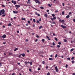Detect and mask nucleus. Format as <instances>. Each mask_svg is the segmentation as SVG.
Listing matches in <instances>:
<instances>
[{
	"instance_id": "nucleus-1",
	"label": "nucleus",
	"mask_w": 75,
	"mask_h": 75,
	"mask_svg": "<svg viewBox=\"0 0 75 75\" xmlns=\"http://www.w3.org/2000/svg\"><path fill=\"white\" fill-rule=\"evenodd\" d=\"M5 12V11H4V9H3V10H1L0 11V15L1 16V13L2 14H4V13Z\"/></svg>"
},
{
	"instance_id": "nucleus-2",
	"label": "nucleus",
	"mask_w": 75,
	"mask_h": 75,
	"mask_svg": "<svg viewBox=\"0 0 75 75\" xmlns=\"http://www.w3.org/2000/svg\"><path fill=\"white\" fill-rule=\"evenodd\" d=\"M36 3H38V4H40V2L38 0H35V1Z\"/></svg>"
},
{
	"instance_id": "nucleus-3",
	"label": "nucleus",
	"mask_w": 75,
	"mask_h": 75,
	"mask_svg": "<svg viewBox=\"0 0 75 75\" xmlns=\"http://www.w3.org/2000/svg\"><path fill=\"white\" fill-rule=\"evenodd\" d=\"M51 19L53 22L52 23V24H55V22H54V20L53 19V18H51Z\"/></svg>"
},
{
	"instance_id": "nucleus-4",
	"label": "nucleus",
	"mask_w": 75,
	"mask_h": 75,
	"mask_svg": "<svg viewBox=\"0 0 75 75\" xmlns=\"http://www.w3.org/2000/svg\"><path fill=\"white\" fill-rule=\"evenodd\" d=\"M6 37H7L6 35V34H4L2 35V38H6Z\"/></svg>"
},
{
	"instance_id": "nucleus-5",
	"label": "nucleus",
	"mask_w": 75,
	"mask_h": 75,
	"mask_svg": "<svg viewBox=\"0 0 75 75\" xmlns=\"http://www.w3.org/2000/svg\"><path fill=\"white\" fill-rule=\"evenodd\" d=\"M61 27L63 29L66 28H67V27L64 26L63 25H61Z\"/></svg>"
},
{
	"instance_id": "nucleus-6",
	"label": "nucleus",
	"mask_w": 75,
	"mask_h": 75,
	"mask_svg": "<svg viewBox=\"0 0 75 75\" xmlns=\"http://www.w3.org/2000/svg\"><path fill=\"white\" fill-rule=\"evenodd\" d=\"M15 7H17V8H19L20 7V5H16L15 6Z\"/></svg>"
},
{
	"instance_id": "nucleus-7",
	"label": "nucleus",
	"mask_w": 75,
	"mask_h": 75,
	"mask_svg": "<svg viewBox=\"0 0 75 75\" xmlns=\"http://www.w3.org/2000/svg\"><path fill=\"white\" fill-rule=\"evenodd\" d=\"M55 69L56 72H58V68H57V66H56L55 67Z\"/></svg>"
},
{
	"instance_id": "nucleus-8",
	"label": "nucleus",
	"mask_w": 75,
	"mask_h": 75,
	"mask_svg": "<svg viewBox=\"0 0 75 75\" xmlns=\"http://www.w3.org/2000/svg\"><path fill=\"white\" fill-rule=\"evenodd\" d=\"M59 21L60 22H62L63 23H64V20H61V19L59 18Z\"/></svg>"
},
{
	"instance_id": "nucleus-9",
	"label": "nucleus",
	"mask_w": 75,
	"mask_h": 75,
	"mask_svg": "<svg viewBox=\"0 0 75 75\" xmlns=\"http://www.w3.org/2000/svg\"><path fill=\"white\" fill-rule=\"evenodd\" d=\"M70 17V16H69V15H68L67 16H66V18H67L68 19Z\"/></svg>"
},
{
	"instance_id": "nucleus-10",
	"label": "nucleus",
	"mask_w": 75,
	"mask_h": 75,
	"mask_svg": "<svg viewBox=\"0 0 75 75\" xmlns=\"http://www.w3.org/2000/svg\"><path fill=\"white\" fill-rule=\"evenodd\" d=\"M13 13H14L15 14H17V13H18V11H13Z\"/></svg>"
},
{
	"instance_id": "nucleus-11",
	"label": "nucleus",
	"mask_w": 75,
	"mask_h": 75,
	"mask_svg": "<svg viewBox=\"0 0 75 75\" xmlns=\"http://www.w3.org/2000/svg\"><path fill=\"white\" fill-rule=\"evenodd\" d=\"M46 38H47V39H48V40H51V39H50V37H49L48 36H47Z\"/></svg>"
},
{
	"instance_id": "nucleus-12",
	"label": "nucleus",
	"mask_w": 75,
	"mask_h": 75,
	"mask_svg": "<svg viewBox=\"0 0 75 75\" xmlns=\"http://www.w3.org/2000/svg\"><path fill=\"white\" fill-rule=\"evenodd\" d=\"M21 55L23 57H25V54L23 53V54H21Z\"/></svg>"
},
{
	"instance_id": "nucleus-13",
	"label": "nucleus",
	"mask_w": 75,
	"mask_h": 75,
	"mask_svg": "<svg viewBox=\"0 0 75 75\" xmlns=\"http://www.w3.org/2000/svg\"><path fill=\"white\" fill-rule=\"evenodd\" d=\"M8 27H10L11 26V23H9L8 25Z\"/></svg>"
},
{
	"instance_id": "nucleus-14",
	"label": "nucleus",
	"mask_w": 75,
	"mask_h": 75,
	"mask_svg": "<svg viewBox=\"0 0 75 75\" xmlns=\"http://www.w3.org/2000/svg\"><path fill=\"white\" fill-rule=\"evenodd\" d=\"M18 50V48H16L15 49V50H14V51H16L17 50Z\"/></svg>"
},
{
	"instance_id": "nucleus-15",
	"label": "nucleus",
	"mask_w": 75,
	"mask_h": 75,
	"mask_svg": "<svg viewBox=\"0 0 75 75\" xmlns=\"http://www.w3.org/2000/svg\"><path fill=\"white\" fill-rule=\"evenodd\" d=\"M49 60L50 61H52V60H53V59L52 58H49Z\"/></svg>"
},
{
	"instance_id": "nucleus-16",
	"label": "nucleus",
	"mask_w": 75,
	"mask_h": 75,
	"mask_svg": "<svg viewBox=\"0 0 75 75\" xmlns=\"http://www.w3.org/2000/svg\"><path fill=\"white\" fill-rule=\"evenodd\" d=\"M13 53L11 52V53H10V52H9V55H13Z\"/></svg>"
},
{
	"instance_id": "nucleus-17",
	"label": "nucleus",
	"mask_w": 75,
	"mask_h": 75,
	"mask_svg": "<svg viewBox=\"0 0 75 75\" xmlns=\"http://www.w3.org/2000/svg\"><path fill=\"white\" fill-rule=\"evenodd\" d=\"M16 3H17V2H16V1H14V2H13L14 4L15 5V4H16Z\"/></svg>"
},
{
	"instance_id": "nucleus-18",
	"label": "nucleus",
	"mask_w": 75,
	"mask_h": 75,
	"mask_svg": "<svg viewBox=\"0 0 75 75\" xmlns=\"http://www.w3.org/2000/svg\"><path fill=\"white\" fill-rule=\"evenodd\" d=\"M63 40L65 42H66L67 41V40L65 39H64Z\"/></svg>"
},
{
	"instance_id": "nucleus-19",
	"label": "nucleus",
	"mask_w": 75,
	"mask_h": 75,
	"mask_svg": "<svg viewBox=\"0 0 75 75\" xmlns=\"http://www.w3.org/2000/svg\"><path fill=\"white\" fill-rule=\"evenodd\" d=\"M57 47L58 48H60V47H61V46H60L59 45H57Z\"/></svg>"
},
{
	"instance_id": "nucleus-20",
	"label": "nucleus",
	"mask_w": 75,
	"mask_h": 75,
	"mask_svg": "<svg viewBox=\"0 0 75 75\" xmlns=\"http://www.w3.org/2000/svg\"><path fill=\"white\" fill-rule=\"evenodd\" d=\"M44 16L45 17H47V14H45Z\"/></svg>"
},
{
	"instance_id": "nucleus-21",
	"label": "nucleus",
	"mask_w": 75,
	"mask_h": 75,
	"mask_svg": "<svg viewBox=\"0 0 75 75\" xmlns=\"http://www.w3.org/2000/svg\"><path fill=\"white\" fill-rule=\"evenodd\" d=\"M29 71H30V72H32V70H31V69H29Z\"/></svg>"
},
{
	"instance_id": "nucleus-22",
	"label": "nucleus",
	"mask_w": 75,
	"mask_h": 75,
	"mask_svg": "<svg viewBox=\"0 0 75 75\" xmlns=\"http://www.w3.org/2000/svg\"><path fill=\"white\" fill-rule=\"evenodd\" d=\"M40 8L41 9H42V10H43V9H44V7H43V6L40 7Z\"/></svg>"
},
{
	"instance_id": "nucleus-23",
	"label": "nucleus",
	"mask_w": 75,
	"mask_h": 75,
	"mask_svg": "<svg viewBox=\"0 0 75 75\" xmlns=\"http://www.w3.org/2000/svg\"><path fill=\"white\" fill-rule=\"evenodd\" d=\"M41 28H42V26H40L39 27V29L40 30L41 29Z\"/></svg>"
},
{
	"instance_id": "nucleus-24",
	"label": "nucleus",
	"mask_w": 75,
	"mask_h": 75,
	"mask_svg": "<svg viewBox=\"0 0 75 75\" xmlns=\"http://www.w3.org/2000/svg\"><path fill=\"white\" fill-rule=\"evenodd\" d=\"M33 21L34 23H35V19H33Z\"/></svg>"
},
{
	"instance_id": "nucleus-25",
	"label": "nucleus",
	"mask_w": 75,
	"mask_h": 75,
	"mask_svg": "<svg viewBox=\"0 0 75 75\" xmlns=\"http://www.w3.org/2000/svg\"><path fill=\"white\" fill-rule=\"evenodd\" d=\"M62 15H64V11H63L62 13Z\"/></svg>"
},
{
	"instance_id": "nucleus-26",
	"label": "nucleus",
	"mask_w": 75,
	"mask_h": 75,
	"mask_svg": "<svg viewBox=\"0 0 75 75\" xmlns=\"http://www.w3.org/2000/svg\"><path fill=\"white\" fill-rule=\"evenodd\" d=\"M58 44H59V45H61V42H58Z\"/></svg>"
},
{
	"instance_id": "nucleus-27",
	"label": "nucleus",
	"mask_w": 75,
	"mask_h": 75,
	"mask_svg": "<svg viewBox=\"0 0 75 75\" xmlns=\"http://www.w3.org/2000/svg\"><path fill=\"white\" fill-rule=\"evenodd\" d=\"M73 51H74V49H72L70 50L71 52H72Z\"/></svg>"
},
{
	"instance_id": "nucleus-28",
	"label": "nucleus",
	"mask_w": 75,
	"mask_h": 75,
	"mask_svg": "<svg viewBox=\"0 0 75 75\" xmlns=\"http://www.w3.org/2000/svg\"><path fill=\"white\" fill-rule=\"evenodd\" d=\"M42 42H44V41H45V40L44 39H42Z\"/></svg>"
},
{
	"instance_id": "nucleus-29",
	"label": "nucleus",
	"mask_w": 75,
	"mask_h": 75,
	"mask_svg": "<svg viewBox=\"0 0 75 75\" xmlns=\"http://www.w3.org/2000/svg\"><path fill=\"white\" fill-rule=\"evenodd\" d=\"M21 20H22L25 21V18H22Z\"/></svg>"
},
{
	"instance_id": "nucleus-30",
	"label": "nucleus",
	"mask_w": 75,
	"mask_h": 75,
	"mask_svg": "<svg viewBox=\"0 0 75 75\" xmlns=\"http://www.w3.org/2000/svg\"><path fill=\"white\" fill-rule=\"evenodd\" d=\"M48 6H49V7H51V5H50V4H49L48 5Z\"/></svg>"
},
{
	"instance_id": "nucleus-31",
	"label": "nucleus",
	"mask_w": 75,
	"mask_h": 75,
	"mask_svg": "<svg viewBox=\"0 0 75 75\" xmlns=\"http://www.w3.org/2000/svg\"><path fill=\"white\" fill-rule=\"evenodd\" d=\"M54 39L55 40H56V41H58V39H57V38H54Z\"/></svg>"
},
{
	"instance_id": "nucleus-32",
	"label": "nucleus",
	"mask_w": 75,
	"mask_h": 75,
	"mask_svg": "<svg viewBox=\"0 0 75 75\" xmlns=\"http://www.w3.org/2000/svg\"><path fill=\"white\" fill-rule=\"evenodd\" d=\"M62 5L63 7L64 6H65V4H64V3H62Z\"/></svg>"
},
{
	"instance_id": "nucleus-33",
	"label": "nucleus",
	"mask_w": 75,
	"mask_h": 75,
	"mask_svg": "<svg viewBox=\"0 0 75 75\" xmlns=\"http://www.w3.org/2000/svg\"><path fill=\"white\" fill-rule=\"evenodd\" d=\"M42 64H45V61H43L42 62Z\"/></svg>"
},
{
	"instance_id": "nucleus-34",
	"label": "nucleus",
	"mask_w": 75,
	"mask_h": 75,
	"mask_svg": "<svg viewBox=\"0 0 75 75\" xmlns=\"http://www.w3.org/2000/svg\"><path fill=\"white\" fill-rule=\"evenodd\" d=\"M29 64H30V65H33V63L32 62H29Z\"/></svg>"
},
{
	"instance_id": "nucleus-35",
	"label": "nucleus",
	"mask_w": 75,
	"mask_h": 75,
	"mask_svg": "<svg viewBox=\"0 0 75 75\" xmlns=\"http://www.w3.org/2000/svg\"><path fill=\"white\" fill-rule=\"evenodd\" d=\"M28 24H30V21H28Z\"/></svg>"
},
{
	"instance_id": "nucleus-36",
	"label": "nucleus",
	"mask_w": 75,
	"mask_h": 75,
	"mask_svg": "<svg viewBox=\"0 0 75 75\" xmlns=\"http://www.w3.org/2000/svg\"><path fill=\"white\" fill-rule=\"evenodd\" d=\"M6 16V14H3L2 16V17H5Z\"/></svg>"
},
{
	"instance_id": "nucleus-37",
	"label": "nucleus",
	"mask_w": 75,
	"mask_h": 75,
	"mask_svg": "<svg viewBox=\"0 0 75 75\" xmlns=\"http://www.w3.org/2000/svg\"><path fill=\"white\" fill-rule=\"evenodd\" d=\"M57 57H58V54H56V55L55 56V58H57Z\"/></svg>"
},
{
	"instance_id": "nucleus-38",
	"label": "nucleus",
	"mask_w": 75,
	"mask_h": 75,
	"mask_svg": "<svg viewBox=\"0 0 75 75\" xmlns=\"http://www.w3.org/2000/svg\"><path fill=\"white\" fill-rule=\"evenodd\" d=\"M53 19V20H55L56 19V17H54Z\"/></svg>"
},
{
	"instance_id": "nucleus-39",
	"label": "nucleus",
	"mask_w": 75,
	"mask_h": 75,
	"mask_svg": "<svg viewBox=\"0 0 75 75\" xmlns=\"http://www.w3.org/2000/svg\"><path fill=\"white\" fill-rule=\"evenodd\" d=\"M75 62L74 61H72V64H74V63Z\"/></svg>"
},
{
	"instance_id": "nucleus-40",
	"label": "nucleus",
	"mask_w": 75,
	"mask_h": 75,
	"mask_svg": "<svg viewBox=\"0 0 75 75\" xmlns=\"http://www.w3.org/2000/svg\"><path fill=\"white\" fill-rule=\"evenodd\" d=\"M47 75H50V74L49 72H48V73L47 74Z\"/></svg>"
},
{
	"instance_id": "nucleus-41",
	"label": "nucleus",
	"mask_w": 75,
	"mask_h": 75,
	"mask_svg": "<svg viewBox=\"0 0 75 75\" xmlns=\"http://www.w3.org/2000/svg\"><path fill=\"white\" fill-rule=\"evenodd\" d=\"M52 16L53 17H55V15L54 14H52Z\"/></svg>"
},
{
	"instance_id": "nucleus-42",
	"label": "nucleus",
	"mask_w": 75,
	"mask_h": 75,
	"mask_svg": "<svg viewBox=\"0 0 75 75\" xmlns=\"http://www.w3.org/2000/svg\"><path fill=\"white\" fill-rule=\"evenodd\" d=\"M52 44L54 46L55 45V43H54V42H53L52 43Z\"/></svg>"
},
{
	"instance_id": "nucleus-43",
	"label": "nucleus",
	"mask_w": 75,
	"mask_h": 75,
	"mask_svg": "<svg viewBox=\"0 0 75 75\" xmlns=\"http://www.w3.org/2000/svg\"><path fill=\"white\" fill-rule=\"evenodd\" d=\"M38 71H40V70H41V69H40V68H38Z\"/></svg>"
},
{
	"instance_id": "nucleus-44",
	"label": "nucleus",
	"mask_w": 75,
	"mask_h": 75,
	"mask_svg": "<svg viewBox=\"0 0 75 75\" xmlns=\"http://www.w3.org/2000/svg\"><path fill=\"white\" fill-rule=\"evenodd\" d=\"M67 59H68V60H70V58L69 57H68L67 58Z\"/></svg>"
},
{
	"instance_id": "nucleus-45",
	"label": "nucleus",
	"mask_w": 75,
	"mask_h": 75,
	"mask_svg": "<svg viewBox=\"0 0 75 75\" xmlns=\"http://www.w3.org/2000/svg\"><path fill=\"white\" fill-rule=\"evenodd\" d=\"M67 67H68V65L67 64H66V66H65V67L67 68Z\"/></svg>"
},
{
	"instance_id": "nucleus-46",
	"label": "nucleus",
	"mask_w": 75,
	"mask_h": 75,
	"mask_svg": "<svg viewBox=\"0 0 75 75\" xmlns=\"http://www.w3.org/2000/svg\"><path fill=\"white\" fill-rule=\"evenodd\" d=\"M36 23H39V21H38L37 20V22Z\"/></svg>"
},
{
	"instance_id": "nucleus-47",
	"label": "nucleus",
	"mask_w": 75,
	"mask_h": 75,
	"mask_svg": "<svg viewBox=\"0 0 75 75\" xmlns=\"http://www.w3.org/2000/svg\"><path fill=\"white\" fill-rule=\"evenodd\" d=\"M2 6L3 7H5V6L4 5H2Z\"/></svg>"
},
{
	"instance_id": "nucleus-48",
	"label": "nucleus",
	"mask_w": 75,
	"mask_h": 75,
	"mask_svg": "<svg viewBox=\"0 0 75 75\" xmlns=\"http://www.w3.org/2000/svg\"><path fill=\"white\" fill-rule=\"evenodd\" d=\"M73 21H74V22H75V18L73 19Z\"/></svg>"
},
{
	"instance_id": "nucleus-49",
	"label": "nucleus",
	"mask_w": 75,
	"mask_h": 75,
	"mask_svg": "<svg viewBox=\"0 0 75 75\" xmlns=\"http://www.w3.org/2000/svg\"><path fill=\"white\" fill-rule=\"evenodd\" d=\"M72 14V13H71V12H69V15H70V14Z\"/></svg>"
},
{
	"instance_id": "nucleus-50",
	"label": "nucleus",
	"mask_w": 75,
	"mask_h": 75,
	"mask_svg": "<svg viewBox=\"0 0 75 75\" xmlns=\"http://www.w3.org/2000/svg\"><path fill=\"white\" fill-rule=\"evenodd\" d=\"M74 59V57H72L71 58L72 60H73V59Z\"/></svg>"
},
{
	"instance_id": "nucleus-51",
	"label": "nucleus",
	"mask_w": 75,
	"mask_h": 75,
	"mask_svg": "<svg viewBox=\"0 0 75 75\" xmlns=\"http://www.w3.org/2000/svg\"><path fill=\"white\" fill-rule=\"evenodd\" d=\"M11 3H14V1L12 0L11 1Z\"/></svg>"
},
{
	"instance_id": "nucleus-52",
	"label": "nucleus",
	"mask_w": 75,
	"mask_h": 75,
	"mask_svg": "<svg viewBox=\"0 0 75 75\" xmlns=\"http://www.w3.org/2000/svg\"><path fill=\"white\" fill-rule=\"evenodd\" d=\"M46 68V69H48V66H47Z\"/></svg>"
},
{
	"instance_id": "nucleus-53",
	"label": "nucleus",
	"mask_w": 75,
	"mask_h": 75,
	"mask_svg": "<svg viewBox=\"0 0 75 75\" xmlns=\"http://www.w3.org/2000/svg\"><path fill=\"white\" fill-rule=\"evenodd\" d=\"M41 21V18H40L39 21Z\"/></svg>"
},
{
	"instance_id": "nucleus-54",
	"label": "nucleus",
	"mask_w": 75,
	"mask_h": 75,
	"mask_svg": "<svg viewBox=\"0 0 75 75\" xmlns=\"http://www.w3.org/2000/svg\"><path fill=\"white\" fill-rule=\"evenodd\" d=\"M15 75V73H13L12 74V75Z\"/></svg>"
},
{
	"instance_id": "nucleus-55",
	"label": "nucleus",
	"mask_w": 75,
	"mask_h": 75,
	"mask_svg": "<svg viewBox=\"0 0 75 75\" xmlns=\"http://www.w3.org/2000/svg\"><path fill=\"white\" fill-rule=\"evenodd\" d=\"M35 27V24H33V27Z\"/></svg>"
},
{
	"instance_id": "nucleus-56",
	"label": "nucleus",
	"mask_w": 75,
	"mask_h": 75,
	"mask_svg": "<svg viewBox=\"0 0 75 75\" xmlns=\"http://www.w3.org/2000/svg\"><path fill=\"white\" fill-rule=\"evenodd\" d=\"M25 41H28V39H26Z\"/></svg>"
},
{
	"instance_id": "nucleus-57",
	"label": "nucleus",
	"mask_w": 75,
	"mask_h": 75,
	"mask_svg": "<svg viewBox=\"0 0 75 75\" xmlns=\"http://www.w3.org/2000/svg\"><path fill=\"white\" fill-rule=\"evenodd\" d=\"M18 57H19V58H20V57H21V55H19Z\"/></svg>"
},
{
	"instance_id": "nucleus-58",
	"label": "nucleus",
	"mask_w": 75,
	"mask_h": 75,
	"mask_svg": "<svg viewBox=\"0 0 75 75\" xmlns=\"http://www.w3.org/2000/svg\"><path fill=\"white\" fill-rule=\"evenodd\" d=\"M36 37H37V38H39V36L38 35H37L36 36Z\"/></svg>"
},
{
	"instance_id": "nucleus-59",
	"label": "nucleus",
	"mask_w": 75,
	"mask_h": 75,
	"mask_svg": "<svg viewBox=\"0 0 75 75\" xmlns=\"http://www.w3.org/2000/svg\"><path fill=\"white\" fill-rule=\"evenodd\" d=\"M57 12H58V11L56 10L55 11V13H57Z\"/></svg>"
},
{
	"instance_id": "nucleus-60",
	"label": "nucleus",
	"mask_w": 75,
	"mask_h": 75,
	"mask_svg": "<svg viewBox=\"0 0 75 75\" xmlns=\"http://www.w3.org/2000/svg\"><path fill=\"white\" fill-rule=\"evenodd\" d=\"M37 41H38V39H36L35 40V42H37Z\"/></svg>"
},
{
	"instance_id": "nucleus-61",
	"label": "nucleus",
	"mask_w": 75,
	"mask_h": 75,
	"mask_svg": "<svg viewBox=\"0 0 75 75\" xmlns=\"http://www.w3.org/2000/svg\"><path fill=\"white\" fill-rule=\"evenodd\" d=\"M17 33H19V30H18L17 31Z\"/></svg>"
},
{
	"instance_id": "nucleus-62",
	"label": "nucleus",
	"mask_w": 75,
	"mask_h": 75,
	"mask_svg": "<svg viewBox=\"0 0 75 75\" xmlns=\"http://www.w3.org/2000/svg\"><path fill=\"white\" fill-rule=\"evenodd\" d=\"M38 16H40V15L39 14H38Z\"/></svg>"
},
{
	"instance_id": "nucleus-63",
	"label": "nucleus",
	"mask_w": 75,
	"mask_h": 75,
	"mask_svg": "<svg viewBox=\"0 0 75 75\" xmlns=\"http://www.w3.org/2000/svg\"><path fill=\"white\" fill-rule=\"evenodd\" d=\"M27 52H29V50H27Z\"/></svg>"
},
{
	"instance_id": "nucleus-64",
	"label": "nucleus",
	"mask_w": 75,
	"mask_h": 75,
	"mask_svg": "<svg viewBox=\"0 0 75 75\" xmlns=\"http://www.w3.org/2000/svg\"><path fill=\"white\" fill-rule=\"evenodd\" d=\"M72 75H75V73H73L72 74Z\"/></svg>"
}]
</instances>
